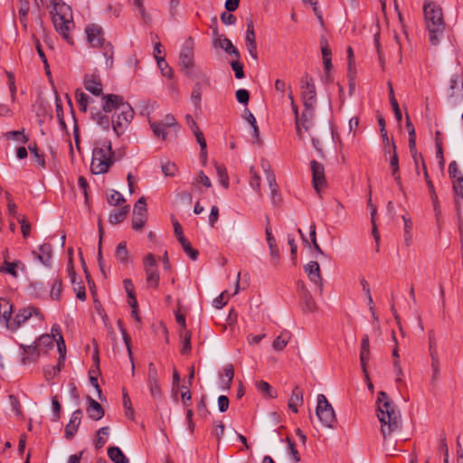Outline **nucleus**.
I'll list each match as a JSON object with an SVG mask.
<instances>
[{"mask_svg":"<svg viewBox=\"0 0 463 463\" xmlns=\"http://www.w3.org/2000/svg\"><path fill=\"white\" fill-rule=\"evenodd\" d=\"M115 161L111 142L105 141L100 146L95 147L92 151L90 171L93 175L105 174Z\"/></svg>","mask_w":463,"mask_h":463,"instance_id":"nucleus-6","label":"nucleus"},{"mask_svg":"<svg viewBox=\"0 0 463 463\" xmlns=\"http://www.w3.org/2000/svg\"><path fill=\"white\" fill-rule=\"evenodd\" d=\"M370 349H361L360 350V363L366 379H369L368 372H367V363L370 360Z\"/></svg>","mask_w":463,"mask_h":463,"instance_id":"nucleus-43","label":"nucleus"},{"mask_svg":"<svg viewBox=\"0 0 463 463\" xmlns=\"http://www.w3.org/2000/svg\"><path fill=\"white\" fill-rule=\"evenodd\" d=\"M52 248L50 243H43L39 247V252L33 251L36 259L44 266L51 267L52 265Z\"/></svg>","mask_w":463,"mask_h":463,"instance_id":"nucleus-25","label":"nucleus"},{"mask_svg":"<svg viewBox=\"0 0 463 463\" xmlns=\"http://www.w3.org/2000/svg\"><path fill=\"white\" fill-rule=\"evenodd\" d=\"M123 406H124V408L126 410V415L128 417H131L133 419L134 411H133V409L131 407L130 398H129V396H128V394L127 392L123 393Z\"/></svg>","mask_w":463,"mask_h":463,"instance_id":"nucleus-62","label":"nucleus"},{"mask_svg":"<svg viewBox=\"0 0 463 463\" xmlns=\"http://www.w3.org/2000/svg\"><path fill=\"white\" fill-rule=\"evenodd\" d=\"M232 68L235 72V77L239 80L244 78V71H243V65L241 62H240L238 60L232 61Z\"/></svg>","mask_w":463,"mask_h":463,"instance_id":"nucleus-60","label":"nucleus"},{"mask_svg":"<svg viewBox=\"0 0 463 463\" xmlns=\"http://www.w3.org/2000/svg\"><path fill=\"white\" fill-rule=\"evenodd\" d=\"M116 258L122 263H126L128 258V251L125 241L118 243L116 249Z\"/></svg>","mask_w":463,"mask_h":463,"instance_id":"nucleus-41","label":"nucleus"},{"mask_svg":"<svg viewBox=\"0 0 463 463\" xmlns=\"http://www.w3.org/2000/svg\"><path fill=\"white\" fill-rule=\"evenodd\" d=\"M310 167L312 171V184L317 193L320 194L321 191L326 187V181L325 177V167L323 164L312 160L310 162Z\"/></svg>","mask_w":463,"mask_h":463,"instance_id":"nucleus-12","label":"nucleus"},{"mask_svg":"<svg viewBox=\"0 0 463 463\" xmlns=\"http://www.w3.org/2000/svg\"><path fill=\"white\" fill-rule=\"evenodd\" d=\"M5 137L8 139H15L22 144H25L29 140L28 137L24 134V130L23 131H19V130L8 131L5 133Z\"/></svg>","mask_w":463,"mask_h":463,"instance_id":"nucleus-45","label":"nucleus"},{"mask_svg":"<svg viewBox=\"0 0 463 463\" xmlns=\"http://www.w3.org/2000/svg\"><path fill=\"white\" fill-rule=\"evenodd\" d=\"M194 45V38L185 39L180 49L179 64L185 76L193 80H197L204 78V75L195 66Z\"/></svg>","mask_w":463,"mask_h":463,"instance_id":"nucleus-4","label":"nucleus"},{"mask_svg":"<svg viewBox=\"0 0 463 463\" xmlns=\"http://www.w3.org/2000/svg\"><path fill=\"white\" fill-rule=\"evenodd\" d=\"M52 415H53V421H58L61 418V403L56 396L52 398Z\"/></svg>","mask_w":463,"mask_h":463,"instance_id":"nucleus-55","label":"nucleus"},{"mask_svg":"<svg viewBox=\"0 0 463 463\" xmlns=\"http://www.w3.org/2000/svg\"><path fill=\"white\" fill-rule=\"evenodd\" d=\"M448 97L449 99L463 98V83L461 82L459 76L457 74L452 75L449 80Z\"/></svg>","mask_w":463,"mask_h":463,"instance_id":"nucleus-23","label":"nucleus"},{"mask_svg":"<svg viewBox=\"0 0 463 463\" xmlns=\"http://www.w3.org/2000/svg\"><path fill=\"white\" fill-rule=\"evenodd\" d=\"M133 213L147 215L146 203L144 196L140 197L134 205Z\"/></svg>","mask_w":463,"mask_h":463,"instance_id":"nucleus-51","label":"nucleus"},{"mask_svg":"<svg viewBox=\"0 0 463 463\" xmlns=\"http://www.w3.org/2000/svg\"><path fill=\"white\" fill-rule=\"evenodd\" d=\"M191 332L189 330L179 331V338L181 343L180 353L185 355L191 351Z\"/></svg>","mask_w":463,"mask_h":463,"instance_id":"nucleus-31","label":"nucleus"},{"mask_svg":"<svg viewBox=\"0 0 463 463\" xmlns=\"http://www.w3.org/2000/svg\"><path fill=\"white\" fill-rule=\"evenodd\" d=\"M157 371L153 363L148 364L147 384L150 389L151 395L154 398L160 397L161 392L157 383Z\"/></svg>","mask_w":463,"mask_h":463,"instance_id":"nucleus-20","label":"nucleus"},{"mask_svg":"<svg viewBox=\"0 0 463 463\" xmlns=\"http://www.w3.org/2000/svg\"><path fill=\"white\" fill-rule=\"evenodd\" d=\"M216 172H217L221 184L224 188H228L229 187V176L227 175L226 168L223 165H216Z\"/></svg>","mask_w":463,"mask_h":463,"instance_id":"nucleus-49","label":"nucleus"},{"mask_svg":"<svg viewBox=\"0 0 463 463\" xmlns=\"http://www.w3.org/2000/svg\"><path fill=\"white\" fill-rule=\"evenodd\" d=\"M448 172L451 183L456 179H461V177H463V172L459 169L458 165L455 160L449 163Z\"/></svg>","mask_w":463,"mask_h":463,"instance_id":"nucleus-40","label":"nucleus"},{"mask_svg":"<svg viewBox=\"0 0 463 463\" xmlns=\"http://www.w3.org/2000/svg\"><path fill=\"white\" fill-rule=\"evenodd\" d=\"M267 180L269 182V185L271 192V200L274 204H277L280 202V195L278 194V184L275 180V176L273 175H269L267 176Z\"/></svg>","mask_w":463,"mask_h":463,"instance_id":"nucleus-37","label":"nucleus"},{"mask_svg":"<svg viewBox=\"0 0 463 463\" xmlns=\"http://www.w3.org/2000/svg\"><path fill=\"white\" fill-rule=\"evenodd\" d=\"M255 33H246L245 44L250 55L254 59H258L257 43Z\"/></svg>","mask_w":463,"mask_h":463,"instance_id":"nucleus-33","label":"nucleus"},{"mask_svg":"<svg viewBox=\"0 0 463 463\" xmlns=\"http://www.w3.org/2000/svg\"><path fill=\"white\" fill-rule=\"evenodd\" d=\"M13 311V305L9 300L1 298L0 299V319L5 324L8 328V325H11L10 317Z\"/></svg>","mask_w":463,"mask_h":463,"instance_id":"nucleus-29","label":"nucleus"},{"mask_svg":"<svg viewBox=\"0 0 463 463\" xmlns=\"http://www.w3.org/2000/svg\"><path fill=\"white\" fill-rule=\"evenodd\" d=\"M289 333L283 332L273 341L272 346L277 351H282L288 345L289 340Z\"/></svg>","mask_w":463,"mask_h":463,"instance_id":"nucleus-38","label":"nucleus"},{"mask_svg":"<svg viewBox=\"0 0 463 463\" xmlns=\"http://www.w3.org/2000/svg\"><path fill=\"white\" fill-rule=\"evenodd\" d=\"M316 414L323 426L330 429H334L335 427L337 420L334 408L328 402L326 397L324 394L317 395Z\"/></svg>","mask_w":463,"mask_h":463,"instance_id":"nucleus-7","label":"nucleus"},{"mask_svg":"<svg viewBox=\"0 0 463 463\" xmlns=\"http://www.w3.org/2000/svg\"><path fill=\"white\" fill-rule=\"evenodd\" d=\"M452 190L454 194V201L457 205L463 201V177L456 179L452 182Z\"/></svg>","mask_w":463,"mask_h":463,"instance_id":"nucleus-34","label":"nucleus"},{"mask_svg":"<svg viewBox=\"0 0 463 463\" xmlns=\"http://www.w3.org/2000/svg\"><path fill=\"white\" fill-rule=\"evenodd\" d=\"M144 269L146 275V283L156 288L159 282V273L156 267V260L152 253H148L143 260Z\"/></svg>","mask_w":463,"mask_h":463,"instance_id":"nucleus-11","label":"nucleus"},{"mask_svg":"<svg viewBox=\"0 0 463 463\" xmlns=\"http://www.w3.org/2000/svg\"><path fill=\"white\" fill-rule=\"evenodd\" d=\"M223 376L226 378L225 387L230 388L234 376V369L232 364L226 365L223 371Z\"/></svg>","mask_w":463,"mask_h":463,"instance_id":"nucleus-59","label":"nucleus"},{"mask_svg":"<svg viewBox=\"0 0 463 463\" xmlns=\"http://www.w3.org/2000/svg\"><path fill=\"white\" fill-rule=\"evenodd\" d=\"M146 221H147V215L133 213L132 228L136 231H140L144 228Z\"/></svg>","mask_w":463,"mask_h":463,"instance_id":"nucleus-42","label":"nucleus"},{"mask_svg":"<svg viewBox=\"0 0 463 463\" xmlns=\"http://www.w3.org/2000/svg\"><path fill=\"white\" fill-rule=\"evenodd\" d=\"M129 213V205L122 206L121 208L114 211L109 216V222L111 224H118L123 222Z\"/></svg>","mask_w":463,"mask_h":463,"instance_id":"nucleus-30","label":"nucleus"},{"mask_svg":"<svg viewBox=\"0 0 463 463\" xmlns=\"http://www.w3.org/2000/svg\"><path fill=\"white\" fill-rule=\"evenodd\" d=\"M304 269L308 279L318 288L319 292L322 293L323 279L319 264L317 261H309L304 266Z\"/></svg>","mask_w":463,"mask_h":463,"instance_id":"nucleus-15","label":"nucleus"},{"mask_svg":"<svg viewBox=\"0 0 463 463\" xmlns=\"http://www.w3.org/2000/svg\"><path fill=\"white\" fill-rule=\"evenodd\" d=\"M20 349L23 351L21 362L23 364H31L35 362L40 356V350L37 345L33 342L32 345H19Z\"/></svg>","mask_w":463,"mask_h":463,"instance_id":"nucleus-17","label":"nucleus"},{"mask_svg":"<svg viewBox=\"0 0 463 463\" xmlns=\"http://www.w3.org/2000/svg\"><path fill=\"white\" fill-rule=\"evenodd\" d=\"M8 399H9V402H10V405L14 411V412L17 415V416H22V407H21V404L18 401V399L13 395V394H10L8 396Z\"/></svg>","mask_w":463,"mask_h":463,"instance_id":"nucleus-57","label":"nucleus"},{"mask_svg":"<svg viewBox=\"0 0 463 463\" xmlns=\"http://www.w3.org/2000/svg\"><path fill=\"white\" fill-rule=\"evenodd\" d=\"M8 252L5 250V260L3 264L0 266V273H7L13 276L14 278L18 277L17 269L20 268L22 270L24 269V264L21 260H15L14 262H10L8 260Z\"/></svg>","mask_w":463,"mask_h":463,"instance_id":"nucleus-21","label":"nucleus"},{"mask_svg":"<svg viewBox=\"0 0 463 463\" xmlns=\"http://www.w3.org/2000/svg\"><path fill=\"white\" fill-rule=\"evenodd\" d=\"M314 117V108L304 107L301 116H298V119H295L296 133L300 140L304 139V133L307 132L312 128Z\"/></svg>","mask_w":463,"mask_h":463,"instance_id":"nucleus-9","label":"nucleus"},{"mask_svg":"<svg viewBox=\"0 0 463 463\" xmlns=\"http://www.w3.org/2000/svg\"><path fill=\"white\" fill-rule=\"evenodd\" d=\"M108 456L115 463H128L129 461L118 447H109Z\"/></svg>","mask_w":463,"mask_h":463,"instance_id":"nucleus-32","label":"nucleus"},{"mask_svg":"<svg viewBox=\"0 0 463 463\" xmlns=\"http://www.w3.org/2000/svg\"><path fill=\"white\" fill-rule=\"evenodd\" d=\"M84 88L95 96L102 94V83L99 75L86 74L84 77Z\"/></svg>","mask_w":463,"mask_h":463,"instance_id":"nucleus-18","label":"nucleus"},{"mask_svg":"<svg viewBox=\"0 0 463 463\" xmlns=\"http://www.w3.org/2000/svg\"><path fill=\"white\" fill-rule=\"evenodd\" d=\"M63 366V363L61 361L58 362L57 365L48 366L44 369V375L47 380H51L55 377L61 370Z\"/></svg>","mask_w":463,"mask_h":463,"instance_id":"nucleus-48","label":"nucleus"},{"mask_svg":"<svg viewBox=\"0 0 463 463\" xmlns=\"http://www.w3.org/2000/svg\"><path fill=\"white\" fill-rule=\"evenodd\" d=\"M98 438L95 443L97 449H101L107 442L106 437L109 435V427H102L97 432Z\"/></svg>","mask_w":463,"mask_h":463,"instance_id":"nucleus-46","label":"nucleus"},{"mask_svg":"<svg viewBox=\"0 0 463 463\" xmlns=\"http://www.w3.org/2000/svg\"><path fill=\"white\" fill-rule=\"evenodd\" d=\"M93 118L103 129H109L110 119L107 115L103 114L101 111H97L93 115Z\"/></svg>","mask_w":463,"mask_h":463,"instance_id":"nucleus-44","label":"nucleus"},{"mask_svg":"<svg viewBox=\"0 0 463 463\" xmlns=\"http://www.w3.org/2000/svg\"><path fill=\"white\" fill-rule=\"evenodd\" d=\"M194 133L196 137V140L198 142V144L200 145V147H201V156L203 157V158H206V141H205V138L203 137V134L202 131H200L199 128L196 127V129L194 130Z\"/></svg>","mask_w":463,"mask_h":463,"instance_id":"nucleus-47","label":"nucleus"},{"mask_svg":"<svg viewBox=\"0 0 463 463\" xmlns=\"http://www.w3.org/2000/svg\"><path fill=\"white\" fill-rule=\"evenodd\" d=\"M52 14L55 30L68 43L73 44L70 31L74 27V24L70 6L65 4H57L53 7Z\"/></svg>","mask_w":463,"mask_h":463,"instance_id":"nucleus-5","label":"nucleus"},{"mask_svg":"<svg viewBox=\"0 0 463 463\" xmlns=\"http://www.w3.org/2000/svg\"><path fill=\"white\" fill-rule=\"evenodd\" d=\"M301 99L305 108L313 107L317 102V91L314 80L305 73L300 80Z\"/></svg>","mask_w":463,"mask_h":463,"instance_id":"nucleus-8","label":"nucleus"},{"mask_svg":"<svg viewBox=\"0 0 463 463\" xmlns=\"http://www.w3.org/2000/svg\"><path fill=\"white\" fill-rule=\"evenodd\" d=\"M28 148H29L31 154L33 155V156L34 157L36 163L40 166L45 167L44 156H43V155L39 153V149H38L36 144H33V146H29Z\"/></svg>","mask_w":463,"mask_h":463,"instance_id":"nucleus-52","label":"nucleus"},{"mask_svg":"<svg viewBox=\"0 0 463 463\" xmlns=\"http://www.w3.org/2000/svg\"><path fill=\"white\" fill-rule=\"evenodd\" d=\"M75 99L80 106V109L85 112L91 99L80 89L75 91Z\"/></svg>","mask_w":463,"mask_h":463,"instance_id":"nucleus-39","label":"nucleus"},{"mask_svg":"<svg viewBox=\"0 0 463 463\" xmlns=\"http://www.w3.org/2000/svg\"><path fill=\"white\" fill-rule=\"evenodd\" d=\"M391 148H392L391 152H392V156H391L390 164L392 168V176L394 177L397 184L399 186H402L401 175L399 173V158H398V155L396 152V146H395V143L393 140L391 143Z\"/></svg>","mask_w":463,"mask_h":463,"instance_id":"nucleus-27","label":"nucleus"},{"mask_svg":"<svg viewBox=\"0 0 463 463\" xmlns=\"http://www.w3.org/2000/svg\"><path fill=\"white\" fill-rule=\"evenodd\" d=\"M236 99L241 104H247L250 99V93L247 90L240 89L236 91Z\"/></svg>","mask_w":463,"mask_h":463,"instance_id":"nucleus-64","label":"nucleus"},{"mask_svg":"<svg viewBox=\"0 0 463 463\" xmlns=\"http://www.w3.org/2000/svg\"><path fill=\"white\" fill-rule=\"evenodd\" d=\"M53 337L49 334H43L34 341L40 351H47L49 348H52L53 346Z\"/></svg>","mask_w":463,"mask_h":463,"instance_id":"nucleus-35","label":"nucleus"},{"mask_svg":"<svg viewBox=\"0 0 463 463\" xmlns=\"http://www.w3.org/2000/svg\"><path fill=\"white\" fill-rule=\"evenodd\" d=\"M134 117V110L129 104L122 105V109L118 115L117 119L112 122L113 130L118 137L125 131L128 123Z\"/></svg>","mask_w":463,"mask_h":463,"instance_id":"nucleus-10","label":"nucleus"},{"mask_svg":"<svg viewBox=\"0 0 463 463\" xmlns=\"http://www.w3.org/2000/svg\"><path fill=\"white\" fill-rule=\"evenodd\" d=\"M18 222L21 224V231L24 238H27L31 232V224L25 219V217L18 218Z\"/></svg>","mask_w":463,"mask_h":463,"instance_id":"nucleus-63","label":"nucleus"},{"mask_svg":"<svg viewBox=\"0 0 463 463\" xmlns=\"http://www.w3.org/2000/svg\"><path fill=\"white\" fill-rule=\"evenodd\" d=\"M150 128L153 131V133L157 137H162V139H165V137L167 135V130L171 128L174 126V116L167 115L164 121L162 122H151Z\"/></svg>","mask_w":463,"mask_h":463,"instance_id":"nucleus-16","label":"nucleus"},{"mask_svg":"<svg viewBox=\"0 0 463 463\" xmlns=\"http://www.w3.org/2000/svg\"><path fill=\"white\" fill-rule=\"evenodd\" d=\"M270 261L273 265L277 266L279 262V250L277 244L269 246Z\"/></svg>","mask_w":463,"mask_h":463,"instance_id":"nucleus-58","label":"nucleus"},{"mask_svg":"<svg viewBox=\"0 0 463 463\" xmlns=\"http://www.w3.org/2000/svg\"><path fill=\"white\" fill-rule=\"evenodd\" d=\"M175 239L180 243L184 253L194 261L198 259L199 251L192 246L191 241L184 236L181 224L175 222Z\"/></svg>","mask_w":463,"mask_h":463,"instance_id":"nucleus-13","label":"nucleus"},{"mask_svg":"<svg viewBox=\"0 0 463 463\" xmlns=\"http://www.w3.org/2000/svg\"><path fill=\"white\" fill-rule=\"evenodd\" d=\"M102 109L104 112L109 113L113 109H122V105L126 104L120 96L115 94H109L103 97Z\"/></svg>","mask_w":463,"mask_h":463,"instance_id":"nucleus-22","label":"nucleus"},{"mask_svg":"<svg viewBox=\"0 0 463 463\" xmlns=\"http://www.w3.org/2000/svg\"><path fill=\"white\" fill-rule=\"evenodd\" d=\"M163 46L160 43H156L154 46V56L157 61V65L161 66L165 63V53L162 50Z\"/></svg>","mask_w":463,"mask_h":463,"instance_id":"nucleus-54","label":"nucleus"},{"mask_svg":"<svg viewBox=\"0 0 463 463\" xmlns=\"http://www.w3.org/2000/svg\"><path fill=\"white\" fill-rule=\"evenodd\" d=\"M257 389L260 392H261L262 394H264L269 398H273L276 395L275 392H272V387L267 382H264V381L258 382Z\"/></svg>","mask_w":463,"mask_h":463,"instance_id":"nucleus-50","label":"nucleus"},{"mask_svg":"<svg viewBox=\"0 0 463 463\" xmlns=\"http://www.w3.org/2000/svg\"><path fill=\"white\" fill-rule=\"evenodd\" d=\"M303 403V391L296 386L288 399V406L295 413L298 412V406Z\"/></svg>","mask_w":463,"mask_h":463,"instance_id":"nucleus-28","label":"nucleus"},{"mask_svg":"<svg viewBox=\"0 0 463 463\" xmlns=\"http://www.w3.org/2000/svg\"><path fill=\"white\" fill-rule=\"evenodd\" d=\"M426 28L432 45H438L443 38L445 21L441 7L434 2H425L423 5Z\"/></svg>","mask_w":463,"mask_h":463,"instance_id":"nucleus-2","label":"nucleus"},{"mask_svg":"<svg viewBox=\"0 0 463 463\" xmlns=\"http://www.w3.org/2000/svg\"><path fill=\"white\" fill-rule=\"evenodd\" d=\"M35 48H36V51L41 58V60L43 61V64H44V68L46 70V73L47 74H50V70H49V64H48V61H47V58H46V55L43 50V47L40 43V41L38 39H35Z\"/></svg>","mask_w":463,"mask_h":463,"instance_id":"nucleus-56","label":"nucleus"},{"mask_svg":"<svg viewBox=\"0 0 463 463\" xmlns=\"http://www.w3.org/2000/svg\"><path fill=\"white\" fill-rule=\"evenodd\" d=\"M124 202L125 198L123 195L116 190H112L110 195L108 197V203L113 206H117Z\"/></svg>","mask_w":463,"mask_h":463,"instance_id":"nucleus-53","label":"nucleus"},{"mask_svg":"<svg viewBox=\"0 0 463 463\" xmlns=\"http://www.w3.org/2000/svg\"><path fill=\"white\" fill-rule=\"evenodd\" d=\"M88 42L92 48H99L102 53L106 67H113L114 51L112 44L103 36L102 27L99 24H89L85 28Z\"/></svg>","mask_w":463,"mask_h":463,"instance_id":"nucleus-3","label":"nucleus"},{"mask_svg":"<svg viewBox=\"0 0 463 463\" xmlns=\"http://www.w3.org/2000/svg\"><path fill=\"white\" fill-rule=\"evenodd\" d=\"M300 290L301 307L303 311L308 313L314 312L317 308L316 302L303 283L300 286Z\"/></svg>","mask_w":463,"mask_h":463,"instance_id":"nucleus-24","label":"nucleus"},{"mask_svg":"<svg viewBox=\"0 0 463 463\" xmlns=\"http://www.w3.org/2000/svg\"><path fill=\"white\" fill-rule=\"evenodd\" d=\"M377 417L381 422V432L383 439L402 429V417L400 411L388 394L381 391L377 398Z\"/></svg>","mask_w":463,"mask_h":463,"instance_id":"nucleus-1","label":"nucleus"},{"mask_svg":"<svg viewBox=\"0 0 463 463\" xmlns=\"http://www.w3.org/2000/svg\"><path fill=\"white\" fill-rule=\"evenodd\" d=\"M62 289L61 279L58 276L52 279V287L50 290V297L52 299L58 300L61 297Z\"/></svg>","mask_w":463,"mask_h":463,"instance_id":"nucleus-36","label":"nucleus"},{"mask_svg":"<svg viewBox=\"0 0 463 463\" xmlns=\"http://www.w3.org/2000/svg\"><path fill=\"white\" fill-rule=\"evenodd\" d=\"M215 45L223 49L225 52H229V49H231L233 44L231 40L222 35L216 40Z\"/></svg>","mask_w":463,"mask_h":463,"instance_id":"nucleus-61","label":"nucleus"},{"mask_svg":"<svg viewBox=\"0 0 463 463\" xmlns=\"http://www.w3.org/2000/svg\"><path fill=\"white\" fill-rule=\"evenodd\" d=\"M88 407L86 409L89 417L93 420H99L104 416V410L102 406L90 396L87 397Z\"/></svg>","mask_w":463,"mask_h":463,"instance_id":"nucleus-26","label":"nucleus"},{"mask_svg":"<svg viewBox=\"0 0 463 463\" xmlns=\"http://www.w3.org/2000/svg\"><path fill=\"white\" fill-rule=\"evenodd\" d=\"M81 410L78 409L72 412L69 423L65 427V438L72 439L81 422Z\"/></svg>","mask_w":463,"mask_h":463,"instance_id":"nucleus-19","label":"nucleus"},{"mask_svg":"<svg viewBox=\"0 0 463 463\" xmlns=\"http://www.w3.org/2000/svg\"><path fill=\"white\" fill-rule=\"evenodd\" d=\"M35 316H42L40 311L30 306L19 310V312L14 317V320L11 321V325H8V329L11 331H15L18 329L23 324H24L30 317Z\"/></svg>","mask_w":463,"mask_h":463,"instance_id":"nucleus-14","label":"nucleus"}]
</instances>
